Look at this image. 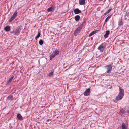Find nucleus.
<instances>
[{"instance_id": "1", "label": "nucleus", "mask_w": 129, "mask_h": 129, "mask_svg": "<svg viewBox=\"0 0 129 129\" xmlns=\"http://www.w3.org/2000/svg\"><path fill=\"white\" fill-rule=\"evenodd\" d=\"M120 92L118 95L115 98V100L116 101H114L116 103L119 100H121L124 95V91L123 89H122L121 87L119 88Z\"/></svg>"}, {"instance_id": "2", "label": "nucleus", "mask_w": 129, "mask_h": 129, "mask_svg": "<svg viewBox=\"0 0 129 129\" xmlns=\"http://www.w3.org/2000/svg\"><path fill=\"white\" fill-rule=\"evenodd\" d=\"M85 22H83L76 29L74 33V35H76L77 34L79 33L81 29L85 25Z\"/></svg>"}, {"instance_id": "3", "label": "nucleus", "mask_w": 129, "mask_h": 129, "mask_svg": "<svg viewBox=\"0 0 129 129\" xmlns=\"http://www.w3.org/2000/svg\"><path fill=\"white\" fill-rule=\"evenodd\" d=\"M105 67L107 70V73H110L111 72L112 69V67L111 64L106 65L105 66Z\"/></svg>"}, {"instance_id": "4", "label": "nucleus", "mask_w": 129, "mask_h": 129, "mask_svg": "<svg viewBox=\"0 0 129 129\" xmlns=\"http://www.w3.org/2000/svg\"><path fill=\"white\" fill-rule=\"evenodd\" d=\"M17 11L15 12L13 15L10 18L9 20V22H12L14 19H15L17 16Z\"/></svg>"}, {"instance_id": "5", "label": "nucleus", "mask_w": 129, "mask_h": 129, "mask_svg": "<svg viewBox=\"0 0 129 129\" xmlns=\"http://www.w3.org/2000/svg\"><path fill=\"white\" fill-rule=\"evenodd\" d=\"M21 30V28L20 27V26H18V27L13 32H12L14 34L18 35L19 33H20V31Z\"/></svg>"}, {"instance_id": "6", "label": "nucleus", "mask_w": 129, "mask_h": 129, "mask_svg": "<svg viewBox=\"0 0 129 129\" xmlns=\"http://www.w3.org/2000/svg\"><path fill=\"white\" fill-rule=\"evenodd\" d=\"M98 49L101 52H103L105 49L103 46V44L102 43L98 48Z\"/></svg>"}, {"instance_id": "7", "label": "nucleus", "mask_w": 129, "mask_h": 129, "mask_svg": "<svg viewBox=\"0 0 129 129\" xmlns=\"http://www.w3.org/2000/svg\"><path fill=\"white\" fill-rule=\"evenodd\" d=\"M90 89L89 88L87 89L84 93V95L85 96H88L90 94Z\"/></svg>"}, {"instance_id": "8", "label": "nucleus", "mask_w": 129, "mask_h": 129, "mask_svg": "<svg viewBox=\"0 0 129 129\" xmlns=\"http://www.w3.org/2000/svg\"><path fill=\"white\" fill-rule=\"evenodd\" d=\"M74 12L75 14H78L81 13V11L78 8H76L74 10Z\"/></svg>"}, {"instance_id": "9", "label": "nucleus", "mask_w": 129, "mask_h": 129, "mask_svg": "<svg viewBox=\"0 0 129 129\" xmlns=\"http://www.w3.org/2000/svg\"><path fill=\"white\" fill-rule=\"evenodd\" d=\"M4 30L7 32L9 31L10 30V26L7 25L4 28Z\"/></svg>"}, {"instance_id": "10", "label": "nucleus", "mask_w": 129, "mask_h": 129, "mask_svg": "<svg viewBox=\"0 0 129 129\" xmlns=\"http://www.w3.org/2000/svg\"><path fill=\"white\" fill-rule=\"evenodd\" d=\"M110 75L113 77H116L118 76V73L117 72L113 73Z\"/></svg>"}, {"instance_id": "11", "label": "nucleus", "mask_w": 129, "mask_h": 129, "mask_svg": "<svg viewBox=\"0 0 129 129\" xmlns=\"http://www.w3.org/2000/svg\"><path fill=\"white\" fill-rule=\"evenodd\" d=\"M85 0H79V3L81 5H83L85 4Z\"/></svg>"}, {"instance_id": "12", "label": "nucleus", "mask_w": 129, "mask_h": 129, "mask_svg": "<svg viewBox=\"0 0 129 129\" xmlns=\"http://www.w3.org/2000/svg\"><path fill=\"white\" fill-rule=\"evenodd\" d=\"M17 117L19 120H22V117L20 114L18 113L17 115Z\"/></svg>"}, {"instance_id": "13", "label": "nucleus", "mask_w": 129, "mask_h": 129, "mask_svg": "<svg viewBox=\"0 0 129 129\" xmlns=\"http://www.w3.org/2000/svg\"><path fill=\"white\" fill-rule=\"evenodd\" d=\"M55 9V8L53 6L49 8L47 10L48 12H50L52 11Z\"/></svg>"}, {"instance_id": "14", "label": "nucleus", "mask_w": 129, "mask_h": 129, "mask_svg": "<svg viewBox=\"0 0 129 129\" xmlns=\"http://www.w3.org/2000/svg\"><path fill=\"white\" fill-rule=\"evenodd\" d=\"M80 17L79 15H77L75 17V19L76 21H78L80 19Z\"/></svg>"}, {"instance_id": "15", "label": "nucleus", "mask_w": 129, "mask_h": 129, "mask_svg": "<svg viewBox=\"0 0 129 129\" xmlns=\"http://www.w3.org/2000/svg\"><path fill=\"white\" fill-rule=\"evenodd\" d=\"M110 33V32L108 30L106 31L105 34L104 35V37L106 38L108 37V35Z\"/></svg>"}, {"instance_id": "16", "label": "nucleus", "mask_w": 129, "mask_h": 129, "mask_svg": "<svg viewBox=\"0 0 129 129\" xmlns=\"http://www.w3.org/2000/svg\"><path fill=\"white\" fill-rule=\"evenodd\" d=\"M98 30L93 31L89 35V37H90L97 32Z\"/></svg>"}, {"instance_id": "17", "label": "nucleus", "mask_w": 129, "mask_h": 129, "mask_svg": "<svg viewBox=\"0 0 129 129\" xmlns=\"http://www.w3.org/2000/svg\"><path fill=\"white\" fill-rule=\"evenodd\" d=\"M52 53L56 56L59 54V51L57 50H56L55 51L53 52Z\"/></svg>"}, {"instance_id": "18", "label": "nucleus", "mask_w": 129, "mask_h": 129, "mask_svg": "<svg viewBox=\"0 0 129 129\" xmlns=\"http://www.w3.org/2000/svg\"><path fill=\"white\" fill-rule=\"evenodd\" d=\"M121 127L122 129H128L127 127L125 126V124L123 123L122 124Z\"/></svg>"}, {"instance_id": "19", "label": "nucleus", "mask_w": 129, "mask_h": 129, "mask_svg": "<svg viewBox=\"0 0 129 129\" xmlns=\"http://www.w3.org/2000/svg\"><path fill=\"white\" fill-rule=\"evenodd\" d=\"M112 8H111L109 10H108L107 11V12L105 13L104 14V15H107V14H108L109 13V12L111 11L112 10Z\"/></svg>"}, {"instance_id": "20", "label": "nucleus", "mask_w": 129, "mask_h": 129, "mask_svg": "<svg viewBox=\"0 0 129 129\" xmlns=\"http://www.w3.org/2000/svg\"><path fill=\"white\" fill-rule=\"evenodd\" d=\"M56 56L53 53L50 56V60H51L53 58Z\"/></svg>"}, {"instance_id": "21", "label": "nucleus", "mask_w": 129, "mask_h": 129, "mask_svg": "<svg viewBox=\"0 0 129 129\" xmlns=\"http://www.w3.org/2000/svg\"><path fill=\"white\" fill-rule=\"evenodd\" d=\"M111 15H110L108 16L107 18L106 19L105 22L104 23V25L105 23L107 22V21L109 19L111 18Z\"/></svg>"}, {"instance_id": "22", "label": "nucleus", "mask_w": 129, "mask_h": 129, "mask_svg": "<svg viewBox=\"0 0 129 129\" xmlns=\"http://www.w3.org/2000/svg\"><path fill=\"white\" fill-rule=\"evenodd\" d=\"M119 25H121L123 24V22L122 19H121L119 20Z\"/></svg>"}, {"instance_id": "23", "label": "nucleus", "mask_w": 129, "mask_h": 129, "mask_svg": "<svg viewBox=\"0 0 129 129\" xmlns=\"http://www.w3.org/2000/svg\"><path fill=\"white\" fill-rule=\"evenodd\" d=\"M41 34L40 32L39 31L38 32V34L35 37V39L36 40H37V38H38L40 36Z\"/></svg>"}, {"instance_id": "24", "label": "nucleus", "mask_w": 129, "mask_h": 129, "mask_svg": "<svg viewBox=\"0 0 129 129\" xmlns=\"http://www.w3.org/2000/svg\"><path fill=\"white\" fill-rule=\"evenodd\" d=\"M14 77V76H13L11 78H10L9 79V80L8 81V82L7 83V84H8V83H9L11 82V81H12V79H13V78Z\"/></svg>"}, {"instance_id": "25", "label": "nucleus", "mask_w": 129, "mask_h": 129, "mask_svg": "<svg viewBox=\"0 0 129 129\" xmlns=\"http://www.w3.org/2000/svg\"><path fill=\"white\" fill-rule=\"evenodd\" d=\"M39 44L41 45H42L43 44V42L42 40V39L40 40L39 42Z\"/></svg>"}, {"instance_id": "26", "label": "nucleus", "mask_w": 129, "mask_h": 129, "mask_svg": "<svg viewBox=\"0 0 129 129\" xmlns=\"http://www.w3.org/2000/svg\"><path fill=\"white\" fill-rule=\"evenodd\" d=\"M125 112V110H124L123 109H121L120 111V113L121 114H124Z\"/></svg>"}, {"instance_id": "27", "label": "nucleus", "mask_w": 129, "mask_h": 129, "mask_svg": "<svg viewBox=\"0 0 129 129\" xmlns=\"http://www.w3.org/2000/svg\"><path fill=\"white\" fill-rule=\"evenodd\" d=\"M13 96L12 95H10L7 97V99H12V98H13Z\"/></svg>"}, {"instance_id": "28", "label": "nucleus", "mask_w": 129, "mask_h": 129, "mask_svg": "<svg viewBox=\"0 0 129 129\" xmlns=\"http://www.w3.org/2000/svg\"><path fill=\"white\" fill-rule=\"evenodd\" d=\"M53 72H50L49 73V76L50 77L52 76L53 75Z\"/></svg>"}, {"instance_id": "29", "label": "nucleus", "mask_w": 129, "mask_h": 129, "mask_svg": "<svg viewBox=\"0 0 129 129\" xmlns=\"http://www.w3.org/2000/svg\"><path fill=\"white\" fill-rule=\"evenodd\" d=\"M127 113H129V110H127Z\"/></svg>"}, {"instance_id": "30", "label": "nucleus", "mask_w": 129, "mask_h": 129, "mask_svg": "<svg viewBox=\"0 0 129 129\" xmlns=\"http://www.w3.org/2000/svg\"><path fill=\"white\" fill-rule=\"evenodd\" d=\"M100 1H103V0H99Z\"/></svg>"}]
</instances>
